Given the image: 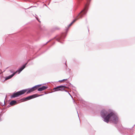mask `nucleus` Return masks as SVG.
I'll list each match as a JSON object with an SVG mask.
<instances>
[{
  "mask_svg": "<svg viewBox=\"0 0 135 135\" xmlns=\"http://www.w3.org/2000/svg\"><path fill=\"white\" fill-rule=\"evenodd\" d=\"M67 79H64L62 80H59V82H61V81H65L66 80H67Z\"/></svg>",
  "mask_w": 135,
  "mask_h": 135,
  "instance_id": "15",
  "label": "nucleus"
},
{
  "mask_svg": "<svg viewBox=\"0 0 135 135\" xmlns=\"http://www.w3.org/2000/svg\"><path fill=\"white\" fill-rule=\"evenodd\" d=\"M16 101L15 100H12L10 103L9 104L11 105H13L16 103Z\"/></svg>",
  "mask_w": 135,
  "mask_h": 135,
  "instance_id": "11",
  "label": "nucleus"
},
{
  "mask_svg": "<svg viewBox=\"0 0 135 135\" xmlns=\"http://www.w3.org/2000/svg\"><path fill=\"white\" fill-rule=\"evenodd\" d=\"M30 60V59L29 60H28V62L26 63H25V64H24L23 65H25V68L26 67V65L27 64L28 62V61H29Z\"/></svg>",
  "mask_w": 135,
  "mask_h": 135,
  "instance_id": "16",
  "label": "nucleus"
},
{
  "mask_svg": "<svg viewBox=\"0 0 135 135\" xmlns=\"http://www.w3.org/2000/svg\"><path fill=\"white\" fill-rule=\"evenodd\" d=\"M58 86H60V87H59V90H64L65 91H66L67 90H64L65 88L67 89L68 88V87L64 86V85H60Z\"/></svg>",
  "mask_w": 135,
  "mask_h": 135,
  "instance_id": "5",
  "label": "nucleus"
},
{
  "mask_svg": "<svg viewBox=\"0 0 135 135\" xmlns=\"http://www.w3.org/2000/svg\"><path fill=\"white\" fill-rule=\"evenodd\" d=\"M66 35L65 34H63L61 36L57 39V40L61 43H62L61 42V41L62 40L63 38H65L66 37Z\"/></svg>",
  "mask_w": 135,
  "mask_h": 135,
  "instance_id": "6",
  "label": "nucleus"
},
{
  "mask_svg": "<svg viewBox=\"0 0 135 135\" xmlns=\"http://www.w3.org/2000/svg\"><path fill=\"white\" fill-rule=\"evenodd\" d=\"M48 42H47L46 43V44H47V43H48Z\"/></svg>",
  "mask_w": 135,
  "mask_h": 135,
  "instance_id": "24",
  "label": "nucleus"
},
{
  "mask_svg": "<svg viewBox=\"0 0 135 135\" xmlns=\"http://www.w3.org/2000/svg\"><path fill=\"white\" fill-rule=\"evenodd\" d=\"M10 107V105H9L7 107Z\"/></svg>",
  "mask_w": 135,
  "mask_h": 135,
  "instance_id": "19",
  "label": "nucleus"
},
{
  "mask_svg": "<svg viewBox=\"0 0 135 135\" xmlns=\"http://www.w3.org/2000/svg\"><path fill=\"white\" fill-rule=\"evenodd\" d=\"M77 113H78V117H79V116L78 114V112H77Z\"/></svg>",
  "mask_w": 135,
  "mask_h": 135,
  "instance_id": "21",
  "label": "nucleus"
},
{
  "mask_svg": "<svg viewBox=\"0 0 135 135\" xmlns=\"http://www.w3.org/2000/svg\"><path fill=\"white\" fill-rule=\"evenodd\" d=\"M16 74V73H14L12 75H10L7 77H6L5 78V80H7L8 79H9L11 78H12L13 76L15 74Z\"/></svg>",
  "mask_w": 135,
  "mask_h": 135,
  "instance_id": "9",
  "label": "nucleus"
},
{
  "mask_svg": "<svg viewBox=\"0 0 135 135\" xmlns=\"http://www.w3.org/2000/svg\"><path fill=\"white\" fill-rule=\"evenodd\" d=\"M48 88L47 86H43L42 87L39 88L37 90L39 91H41L47 89Z\"/></svg>",
  "mask_w": 135,
  "mask_h": 135,
  "instance_id": "7",
  "label": "nucleus"
},
{
  "mask_svg": "<svg viewBox=\"0 0 135 135\" xmlns=\"http://www.w3.org/2000/svg\"><path fill=\"white\" fill-rule=\"evenodd\" d=\"M37 87H38V88L39 87H40V86H41V84H40V85H37Z\"/></svg>",
  "mask_w": 135,
  "mask_h": 135,
  "instance_id": "17",
  "label": "nucleus"
},
{
  "mask_svg": "<svg viewBox=\"0 0 135 135\" xmlns=\"http://www.w3.org/2000/svg\"><path fill=\"white\" fill-rule=\"evenodd\" d=\"M60 86H59L60 87ZM59 86H57L56 87L54 88V89L53 90H54V91H57L59 90Z\"/></svg>",
  "mask_w": 135,
  "mask_h": 135,
  "instance_id": "12",
  "label": "nucleus"
},
{
  "mask_svg": "<svg viewBox=\"0 0 135 135\" xmlns=\"http://www.w3.org/2000/svg\"><path fill=\"white\" fill-rule=\"evenodd\" d=\"M48 42H47L46 43V44H47V43H48Z\"/></svg>",
  "mask_w": 135,
  "mask_h": 135,
  "instance_id": "23",
  "label": "nucleus"
},
{
  "mask_svg": "<svg viewBox=\"0 0 135 135\" xmlns=\"http://www.w3.org/2000/svg\"><path fill=\"white\" fill-rule=\"evenodd\" d=\"M48 42H47L46 43V44H47V43H48Z\"/></svg>",
  "mask_w": 135,
  "mask_h": 135,
  "instance_id": "22",
  "label": "nucleus"
},
{
  "mask_svg": "<svg viewBox=\"0 0 135 135\" xmlns=\"http://www.w3.org/2000/svg\"><path fill=\"white\" fill-rule=\"evenodd\" d=\"M33 88H34V89H35V90L36 89H37L38 88L37 87V85H36L35 86H33Z\"/></svg>",
  "mask_w": 135,
  "mask_h": 135,
  "instance_id": "14",
  "label": "nucleus"
},
{
  "mask_svg": "<svg viewBox=\"0 0 135 135\" xmlns=\"http://www.w3.org/2000/svg\"><path fill=\"white\" fill-rule=\"evenodd\" d=\"M27 91L26 89L22 90H21L14 93L13 95H11V98L17 97L19 95L25 93Z\"/></svg>",
  "mask_w": 135,
  "mask_h": 135,
  "instance_id": "3",
  "label": "nucleus"
},
{
  "mask_svg": "<svg viewBox=\"0 0 135 135\" xmlns=\"http://www.w3.org/2000/svg\"><path fill=\"white\" fill-rule=\"evenodd\" d=\"M25 68V66L23 65L15 73H16L17 72H18V73L19 74Z\"/></svg>",
  "mask_w": 135,
  "mask_h": 135,
  "instance_id": "8",
  "label": "nucleus"
},
{
  "mask_svg": "<svg viewBox=\"0 0 135 135\" xmlns=\"http://www.w3.org/2000/svg\"><path fill=\"white\" fill-rule=\"evenodd\" d=\"M36 19L39 22H40V21H39V20H38V18L37 17H36Z\"/></svg>",
  "mask_w": 135,
  "mask_h": 135,
  "instance_id": "18",
  "label": "nucleus"
},
{
  "mask_svg": "<svg viewBox=\"0 0 135 135\" xmlns=\"http://www.w3.org/2000/svg\"><path fill=\"white\" fill-rule=\"evenodd\" d=\"M35 89L33 88V87H32L31 89H29L28 90L27 92V94H28L31 92L35 91Z\"/></svg>",
  "mask_w": 135,
  "mask_h": 135,
  "instance_id": "10",
  "label": "nucleus"
},
{
  "mask_svg": "<svg viewBox=\"0 0 135 135\" xmlns=\"http://www.w3.org/2000/svg\"><path fill=\"white\" fill-rule=\"evenodd\" d=\"M90 0H85L86 3L85 4L84 8L80 13L76 19L74 20L68 25V27H69L72 24L75 22L76 20L79 18H81L83 17L84 15L86 14L88 9V6L89 4Z\"/></svg>",
  "mask_w": 135,
  "mask_h": 135,
  "instance_id": "2",
  "label": "nucleus"
},
{
  "mask_svg": "<svg viewBox=\"0 0 135 135\" xmlns=\"http://www.w3.org/2000/svg\"><path fill=\"white\" fill-rule=\"evenodd\" d=\"M43 95V94H41L40 95H38L37 94H33L29 96H28L26 98H23L22 99V100L23 101H25L26 100H29L31 99H32L36 98V97H38L39 96H42Z\"/></svg>",
  "mask_w": 135,
  "mask_h": 135,
  "instance_id": "4",
  "label": "nucleus"
},
{
  "mask_svg": "<svg viewBox=\"0 0 135 135\" xmlns=\"http://www.w3.org/2000/svg\"><path fill=\"white\" fill-rule=\"evenodd\" d=\"M2 115H1V114H0V116H2Z\"/></svg>",
  "mask_w": 135,
  "mask_h": 135,
  "instance_id": "20",
  "label": "nucleus"
},
{
  "mask_svg": "<svg viewBox=\"0 0 135 135\" xmlns=\"http://www.w3.org/2000/svg\"><path fill=\"white\" fill-rule=\"evenodd\" d=\"M107 111L103 110L101 112V117L104 119L103 121L108 123L110 120L112 123L116 124L118 122V118L116 113L112 112L108 114Z\"/></svg>",
  "mask_w": 135,
  "mask_h": 135,
  "instance_id": "1",
  "label": "nucleus"
},
{
  "mask_svg": "<svg viewBox=\"0 0 135 135\" xmlns=\"http://www.w3.org/2000/svg\"><path fill=\"white\" fill-rule=\"evenodd\" d=\"M5 101L4 100V103H1V102H0V105H1V106H3L5 105Z\"/></svg>",
  "mask_w": 135,
  "mask_h": 135,
  "instance_id": "13",
  "label": "nucleus"
}]
</instances>
